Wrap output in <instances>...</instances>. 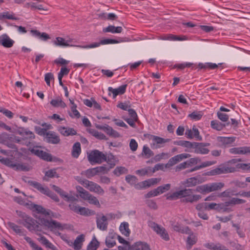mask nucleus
I'll return each mask as SVG.
<instances>
[{"label":"nucleus","mask_w":250,"mask_h":250,"mask_svg":"<svg viewBox=\"0 0 250 250\" xmlns=\"http://www.w3.org/2000/svg\"><path fill=\"white\" fill-rule=\"evenodd\" d=\"M201 198V195L194 194L193 189L190 188H184L176 191L167 196V200H175L180 199L181 201L184 203H193Z\"/></svg>","instance_id":"1"},{"label":"nucleus","mask_w":250,"mask_h":250,"mask_svg":"<svg viewBox=\"0 0 250 250\" xmlns=\"http://www.w3.org/2000/svg\"><path fill=\"white\" fill-rule=\"evenodd\" d=\"M241 159H233L227 163L220 165V174L233 172L241 170L250 172V163H239Z\"/></svg>","instance_id":"2"},{"label":"nucleus","mask_w":250,"mask_h":250,"mask_svg":"<svg viewBox=\"0 0 250 250\" xmlns=\"http://www.w3.org/2000/svg\"><path fill=\"white\" fill-rule=\"evenodd\" d=\"M17 212L21 218L17 221L18 224L22 225L30 231L40 230V224L37 220L22 211H17Z\"/></svg>","instance_id":"3"},{"label":"nucleus","mask_w":250,"mask_h":250,"mask_svg":"<svg viewBox=\"0 0 250 250\" xmlns=\"http://www.w3.org/2000/svg\"><path fill=\"white\" fill-rule=\"evenodd\" d=\"M78 182L91 192L103 195L104 191L102 187L96 183L77 177Z\"/></svg>","instance_id":"4"},{"label":"nucleus","mask_w":250,"mask_h":250,"mask_svg":"<svg viewBox=\"0 0 250 250\" xmlns=\"http://www.w3.org/2000/svg\"><path fill=\"white\" fill-rule=\"evenodd\" d=\"M87 159L92 164H100L106 160V154L97 149L91 150L87 154Z\"/></svg>","instance_id":"5"},{"label":"nucleus","mask_w":250,"mask_h":250,"mask_svg":"<svg viewBox=\"0 0 250 250\" xmlns=\"http://www.w3.org/2000/svg\"><path fill=\"white\" fill-rule=\"evenodd\" d=\"M219 189V183H212L197 186L196 191L205 194L217 190Z\"/></svg>","instance_id":"6"},{"label":"nucleus","mask_w":250,"mask_h":250,"mask_svg":"<svg viewBox=\"0 0 250 250\" xmlns=\"http://www.w3.org/2000/svg\"><path fill=\"white\" fill-rule=\"evenodd\" d=\"M246 202L245 200L237 198H232L225 204H220V212L229 211L230 210V207L235 205L242 204Z\"/></svg>","instance_id":"7"},{"label":"nucleus","mask_w":250,"mask_h":250,"mask_svg":"<svg viewBox=\"0 0 250 250\" xmlns=\"http://www.w3.org/2000/svg\"><path fill=\"white\" fill-rule=\"evenodd\" d=\"M148 226L158 234L160 235L162 239L167 241L169 240L168 234L164 228L152 221H150L148 223Z\"/></svg>","instance_id":"8"},{"label":"nucleus","mask_w":250,"mask_h":250,"mask_svg":"<svg viewBox=\"0 0 250 250\" xmlns=\"http://www.w3.org/2000/svg\"><path fill=\"white\" fill-rule=\"evenodd\" d=\"M148 136V138L152 140L153 146L155 148H159L165 146L166 143L170 141V139H164L162 137L150 134H145V136Z\"/></svg>","instance_id":"9"},{"label":"nucleus","mask_w":250,"mask_h":250,"mask_svg":"<svg viewBox=\"0 0 250 250\" xmlns=\"http://www.w3.org/2000/svg\"><path fill=\"white\" fill-rule=\"evenodd\" d=\"M190 157V155L188 153H182L174 156L168 160L167 164H165L166 168H169L174 166L177 163L180 162L184 159H186Z\"/></svg>","instance_id":"10"},{"label":"nucleus","mask_w":250,"mask_h":250,"mask_svg":"<svg viewBox=\"0 0 250 250\" xmlns=\"http://www.w3.org/2000/svg\"><path fill=\"white\" fill-rule=\"evenodd\" d=\"M44 139L47 143L54 145L58 144L61 141L59 135L53 131H48Z\"/></svg>","instance_id":"11"},{"label":"nucleus","mask_w":250,"mask_h":250,"mask_svg":"<svg viewBox=\"0 0 250 250\" xmlns=\"http://www.w3.org/2000/svg\"><path fill=\"white\" fill-rule=\"evenodd\" d=\"M160 180L161 179L160 178H151L139 183L137 185H136L135 188L137 189H142L148 188L159 183Z\"/></svg>","instance_id":"12"},{"label":"nucleus","mask_w":250,"mask_h":250,"mask_svg":"<svg viewBox=\"0 0 250 250\" xmlns=\"http://www.w3.org/2000/svg\"><path fill=\"white\" fill-rule=\"evenodd\" d=\"M18 133L22 136V140H26L25 144L27 146L30 144V141L35 138V135L33 132L23 128L19 130Z\"/></svg>","instance_id":"13"},{"label":"nucleus","mask_w":250,"mask_h":250,"mask_svg":"<svg viewBox=\"0 0 250 250\" xmlns=\"http://www.w3.org/2000/svg\"><path fill=\"white\" fill-rule=\"evenodd\" d=\"M233 195H240L242 197H250V191L236 193L234 191L229 189L220 194V198H223L226 196L230 197Z\"/></svg>","instance_id":"14"},{"label":"nucleus","mask_w":250,"mask_h":250,"mask_svg":"<svg viewBox=\"0 0 250 250\" xmlns=\"http://www.w3.org/2000/svg\"><path fill=\"white\" fill-rule=\"evenodd\" d=\"M44 224L51 231H54L56 229L62 230L64 229L62 224L56 220H46L44 222Z\"/></svg>","instance_id":"15"},{"label":"nucleus","mask_w":250,"mask_h":250,"mask_svg":"<svg viewBox=\"0 0 250 250\" xmlns=\"http://www.w3.org/2000/svg\"><path fill=\"white\" fill-rule=\"evenodd\" d=\"M14 42V41L6 34L0 36V44L4 47L10 48L13 46Z\"/></svg>","instance_id":"16"},{"label":"nucleus","mask_w":250,"mask_h":250,"mask_svg":"<svg viewBox=\"0 0 250 250\" xmlns=\"http://www.w3.org/2000/svg\"><path fill=\"white\" fill-rule=\"evenodd\" d=\"M185 135L187 138L191 139L193 138L196 140H201L202 137L199 135V131L198 129L195 127L193 126L192 129H187L185 132Z\"/></svg>","instance_id":"17"},{"label":"nucleus","mask_w":250,"mask_h":250,"mask_svg":"<svg viewBox=\"0 0 250 250\" xmlns=\"http://www.w3.org/2000/svg\"><path fill=\"white\" fill-rule=\"evenodd\" d=\"M99 128L104 131L109 136L114 138H119L121 136L118 132L114 130L112 127L107 125H104L101 126Z\"/></svg>","instance_id":"18"},{"label":"nucleus","mask_w":250,"mask_h":250,"mask_svg":"<svg viewBox=\"0 0 250 250\" xmlns=\"http://www.w3.org/2000/svg\"><path fill=\"white\" fill-rule=\"evenodd\" d=\"M30 33L33 37L40 39L42 41H46L50 39V37L48 34L45 32L41 33L37 30L32 29L30 31Z\"/></svg>","instance_id":"19"},{"label":"nucleus","mask_w":250,"mask_h":250,"mask_svg":"<svg viewBox=\"0 0 250 250\" xmlns=\"http://www.w3.org/2000/svg\"><path fill=\"white\" fill-rule=\"evenodd\" d=\"M97 228L102 231L106 230L108 226V222L106 217L104 215L97 218L96 220Z\"/></svg>","instance_id":"20"},{"label":"nucleus","mask_w":250,"mask_h":250,"mask_svg":"<svg viewBox=\"0 0 250 250\" xmlns=\"http://www.w3.org/2000/svg\"><path fill=\"white\" fill-rule=\"evenodd\" d=\"M58 130L64 136H73L77 134L76 130L74 128L63 126H59Z\"/></svg>","instance_id":"21"},{"label":"nucleus","mask_w":250,"mask_h":250,"mask_svg":"<svg viewBox=\"0 0 250 250\" xmlns=\"http://www.w3.org/2000/svg\"><path fill=\"white\" fill-rule=\"evenodd\" d=\"M8 226L12 229L15 233L20 236H25L26 230L21 227L19 226L13 222H8Z\"/></svg>","instance_id":"22"},{"label":"nucleus","mask_w":250,"mask_h":250,"mask_svg":"<svg viewBox=\"0 0 250 250\" xmlns=\"http://www.w3.org/2000/svg\"><path fill=\"white\" fill-rule=\"evenodd\" d=\"M29 208L33 211L36 212L38 213H40L45 216L49 215V210H46L42 206L31 203L30 205Z\"/></svg>","instance_id":"23"},{"label":"nucleus","mask_w":250,"mask_h":250,"mask_svg":"<svg viewBox=\"0 0 250 250\" xmlns=\"http://www.w3.org/2000/svg\"><path fill=\"white\" fill-rule=\"evenodd\" d=\"M132 250H150V247L146 242L138 241L131 245Z\"/></svg>","instance_id":"24"},{"label":"nucleus","mask_w":250,"mask_h":250,"mask_svg":"<svg viewBox=\"0 0 250 250\" xmlns=\"http://www.w3.org/2000/svg\"><path fill=\"white\" fill-rule=\"evenodd\" d=\"M117 234L113 232H109L108 236L106 237L105 244L108 248L113 247L116 244L115 239Z\"/></svg>","instance_id":"25"},{"label":"nucleus","mask_w":250,"mask_h":250,"mask_svg":"<svg viewBox=\"0 0 250 250\" xmlns=\"http://www.w3.org/2000/svg\"><path fill=\"white\" fill-rule=\"evenodd\" d=\"M193 152L197 154H206L209 152V150L205 147V146L201 143H196L194 146Z\"/></svg>","instance_id":"26"},{"label":"nucleus","mask_w":250,"mask_h":250,"mask_svg":"<svg viewBox=\"0 0 250 250\" xmlns=\"http://www.w3.org/2000/svg\"><path fill=\"white\" fill-rule=\"evenodd\" d=\"M174 144L175 145L185 147L187 149H194V146L196 145V142L191 143L187 141L179 140L174 141Z\"/></svg>","instance_id":"27"},{"label":"nucleus","mask_w":250,"mask_h":250,"mask_svg":"<svg viewBox=\"0 0 250 250\" xmlns=\"http://www.w3.org/2000/svg\"><path fill=\"white\" fill-rule=\"evenodd\" d=\"M188 234H189V235L187 240V248L188 250H189L191 248L192 246L196 243L197 238L191 230L190 233Z\"/></svg>","instance_id":"28"},{"label":"nucleus","mask_w":250,"mask_h":250,"mask_svg":"<svg viewBox=\"0 0 250 250\" xmlns=\"http://www.w3.org/2000/svg\"><path fill=\"white\" fill-rule=\"evenodd\" d=\"M42 244L45 246L46 248L50 249L52 250H58V248L51 243L44 236H41L40 238L38 239Z\"/></svg>","instance_id":"29"},{"label":"nucleus","mask_w":250,"mask_h":250,"mask_svg":"<svg viewBox=\"0 0 250 250\" xmlns=\"http://www.w3.org/2000/svg\"><path fill=\"white\" fill-rule=\"evenodd\" d=\"M162 39L163 40H168L171 41H184L187 39L186 36H178L171 34H168L165 35L163 37H162Z\"/></svg>","instance_id":"30"},{"label":"nucleus","mask_w":250,"mask_h":250,"mask_svg":"<svg viewBox=\"0 0 250 250\" xmlns=\"http://www.w3.org/2000/svg\"><path fill=\"white\" fill-rule=\"evenodd\" d=\"M173 230L182 233H190V229L188 227H183L180 224L177 223L172 225Z\"/></svg>","instance_id":"31"},{"label":"nucleus","mask_w":250,"mask_h":250,"mask_svg":"<svg viewBox=\"0 0 250 250\" xmlns=\"http://www.w3.org/2000/svg\"><path fill=\"white\" fill-rule=\"evenodd\" d=\"M71 41L70 40L66 41L64 39L58 37L53 42V43L56 46L66 47L70 46L69 42Z\"/></svg>","instance_id":"32"},{"label":"nucleus","mask_w":250,"mask_h":250,"mask_svg":"<svg viewBox=\"0 0 250 250\" xmlns=\"http://www.w3.org/2000/svg\"><path fill=\"white\" fill-rule=\"evenodd\" d=\"M84 241V235L81 234L78 235L75 240L73 244V248L76 250H80L83 245V243Z\"/></svg>","instance_id":"33"},{"label":"nucleus","mask_w":250,"mask_h":250,"mask_svg":"<svg viewBox=\"0 0 250 250\" xmlns=\"http://www.w3.org/2000/svg\"><path fill=\"white\" fill-rule=\"evenodd\" d=\"M123 28L121 26L115 27L114 25H109L105 28H104L103 31L104 33L109 32L111 33H120L122 32Z\"/></svg>","instance_id":"34"},{"label":"nucleus","mask_w":250,"mask_h":250,"mask_svg":"<svg viewBox=\"0 0 250 250\" xmlns=\"http://www.w3.org/2000/svg\"><path fill=\"white\" fill-rule=\"evenodd\" d=\"M198 67L200 69L209 70L217 68L218 67V65L212 62L199 63L198 64Z\"/></svg>","instance_id":"35"},{"label":"nucleus","mask_w":250,"mask_h":250,"mask_svg":"<svg viewBox=\"0 0 250 250\" xmlns=\"http://www.w3.org/2000/svg\"><path fill=\"white\" fill-rule=\"evenodd\" d=\"M28 184L32 187H34L42 193L44 194L48 188L47 187H43L41 184L34 181H29Z\"/></svg>","instance_id":"36"},{"label":"nucleus","mask_w":250,"mask_h":250,"mask_svg":"<svg viewBox=\"0 0 250 250\" xmlns=\"http://www.w3.org/2000/svg\"><path fill=\"white\" fill-rule=\"evenodd\" d=\"M81 153V144L79 142L75 143L72 147L71 152L72 156L75 158H78Z\"/></svg>","instance_id":"37"},{"label":"nucleus","mask_w":250,"mask_h":250,"mask_svg":"<svg viewBox=\"0 0 250 250\" xmlns=\"http://www.w3.org/2000/svg\"><path fill=\"white\" fill-rule=\"evenodd\" d=\"M104 162H106L110 165V168H113L118 162V160L112 153H109L106 155V160Z\"/></svg>","instance_id":"38"},{"label":"nucleus","mask_w":250,"mask_h":250,"mask_svg":"<svg viewBox=\"0 0 250 250\" xmlns=\"http://www.w3.org/2000/svg\"><path fill=\"white\" fill-rule=\"evenodd\" d=\"M214 164H215V162H213V161H206V162L202 163L199 166H196L194 167H193V168H191L190 169L188 170L187 172H188V173L192 172H193L194 171H196V170H199L200 169H201L202 168L206 167L211 166V165H213Z\"/></svg>","instance_id":"39"},{"label":"nucleus","mask_w":250,"mask_h":250,"mask_svg":"<svg viewBox=\"0 0 250 250\" xmlns=\"http://www.w3.org/2000/svg\"><path fill=\"white\" fill-rule=\"evenodd\" d=\"M59 194L60 196L63 198V199L67 202H70L73 201L77 200L78 196L76 197L72 195H69L67 192L61 189Z\"/></svg>","instance_id":"40"},{"label":"nucleus","mask_w":250,"mask_h":250,"mask_svg":"<svg viewBox=\"0 0 250 250\" xmlns=\"http://www.w3.org/2000/svg\"><path fill=\"white\" fill-rule=\"evenodd\" d=\"M86 195L87 196L84 198V200H87L90 204L95 205L98 207H100L99 201L96 197L92 195L89 192H86Z\"/></svg>","instance_id":"41"},{"label":"nucleus","mask_w":250,"mask_h":250,"mask_svg":"<svg viewBox=\"0 0 250 250\" xmlns=\"http://www.w3.org/2000/svg\"><path fill=\"white\" fill-rule=\"evenodd\" d=\"M141 155L145 159H148L154 155V152L147 145H144L143 147Z\"/></svg>","instance_id":"42"},{"label":"nucleus","mask_w":250,"mask_h":250,"mask_svg":"<svg viewBox=\"0 0 250 250\" xmlns=\"http://www.w3.org/2000/svg\"><path fill=\"white\" fill-rule=\"evenodd\" d=\"M199 183L200 182L198 178L196 177H193L187 179L184 182V184L186 187H192L195 186Z\"/></svg>","instance_id":"43"},{"label":"nucleus","mask_w":250,"mask_h":250,"mask_svg":"<svg viewBox=\"0 0 250 250\" xmlns=\"http://www.w3.org/2000/svg\"><path fill=\"white\" fill-rule=\"evenodd\" d=\"M4 19L15 21L19 20V18L15 17V14L13 12L10 13L9 12H4L0 13V20H2Z\"/></svg>","instance_id":"44"},{"label":"nucleus","mask_w":250,"mask_h":250,"mask_svg":"<svg viewBox=\"0 0 250 250\" xmlns=\"http://www.w3.org/2000/svg\"><path fill=\"white\" fill-rule=\"evenodd\" d=\"M229 116L227 114L221 113L220 112V120L224 122V124L220 123V129L223 127L228 126L229 125L230 123L229 121Z\"/></svg>","instance_id":"45"},{"label":"nucleus","mask_w":250,"mask_h":250,"mask_svg":"<svg viewBox=\"0 0 250 250\" xmlns=\"http://www.w3.org/2000/svg\"><path fill=\"white\" fill-rule=\"evenodd\" d=\"M100 243L94 236L87 247V250H97L99 247Z\"/></svg>","instance_id":"46"},{"label":"nucleus","mask_w":250,"mask_h":250,"mask_svg":"<svg viewBox=\"0 0 250 250\" xmlns=\"http://www.w3.org/2000/svg\"><path fill=\"white\" fill-rule=\"evenodd\" d=\"M120 230L123 235L128 236L130 234L128 224L126 222L122 223L120 226Z\"/></svg>","instance_id":"47"},{"label":"nucleus","mask_w":250,"mask_h":250,"mask_svg":"<svg viewBox=\"0 0 250 250\" xmlns=\"http://www.w3.org/2000/svg\"><path fill=\"white\" fill-rule=\"evenodd\" d=\"M50 104L53 106L56 107H61L62 108H64L66 106L65 103L63 102L60 98L52 100L50 102Z\"/></svg>","instance_id":"48"},{"label":"nucleus","mask_w":250,"mask_h":250,"mask_svg":"<svg viewBox=\"0 0 250 250\" xmlns=\"http://www.w3.org/2000/svg\"><path fill=\"white\" fill-rule=\"evenodd\" d=\"M125 41L122 39H119V40L111 39H105L102 40L100 41L101 45L108 44H115L121 42H123Z\"/></svg>","instance_id":"49"},{"label":"nucleus","mask_w":250,"mask_h":250,"mask_svg":"<svg viewBox=\"0 0 250 250\" xmlns=\"http://www.w3.org/2000/svg\"><path fill=\"white\" fill-rule=\"evenodd\" d=\"M89 132L96 138L100 140H107L106 136L102 132H99L98 131L95 129L89 130Z\"/></svg>","instance_id":"50"},{"label":"nucleus","mask_w":250,"mask_h":250,"mask_svg":"<svg viewBox=\"0 0 250 250\" xmlns=\"http://www.w3.org/2000/svg\"><path fill=\"white\" fill-rule=\"evenodd\" d=\"M203 115V113L201 111H194L188 115V117L193 120L198 121L201 119Z\"/></svg>","instance_id":"51"},{"label":"nucleus","mask_w":250,"mask_h":250,"mask_svg":"<svg viewBox=\"0 0 250 250\" xmlns=\"http://www.w3.org/2000/svg\"><path fill=\"white\" fill-rule=\"evenodd\" d=\"M235 137H220V142L225 145L231 144L235 141Z\"/></svg>","instance_id":"52"},{"label":"nucleus","mask_w":250,"mask_h":250,"mask_svg":"<svg viewBox=\"0 0 250 250\" xmlns=\"http://www.w3.org/2000/svg\"><path fill=\"white\" fill-rule=\"evenodd\" d=\"M25 240L30 245V247L32 248L33 250H43V249L38 246L36 243L29 237L24 236Z\"/></svg>","instance_id":"53"},{"label":"nucleus","mask_w":250,"mask_h":250,"mask_svg":"<svg viewBox=\"0 0 250 250\" xmlns=\"http://www.w3.org/2000/svg\"><path fill=\"white\" fill-rule=\"evenodd\" d=\"M128 172V170L124 167H117L113 171V173L117 176H119L123 174H126Z\"/></svg>","instance_id":"54"},{"label":"nucleus","mask_w":250,"mask_h":250,"mask_svg":"<svg viewBox=\"0 0 250 250\" xmlns=\"http://www.w3.org/2000/svg\"><path fill=\"white\" fill-rule=\"evenodd\" d=\"M117 106L125 111H129L131 109V104L129 102H120L118 103Z\"/></svg>","instance_id":"55"},{"label":"nucleus","mask_w":250,"mask_h":250,"mask_svg":"<svg viewBox=\"0 0 250 250\" xmlns=\"http://www.w3.org/2000/svg\"><path fill=\"white\" fill-rule=\"evenodd\" d=\"M169 157L168 153L162 152L160 154L156 155L152 159V160L155 162L160 161L161 160L164 159H167Z\"/></svg>","instance_id":"56"},{"label":"nucleus","mask_w":250,"mask_h":250,"mask_svg":"<svg viewBox=\"0 0 250 250\" xmlns=\"http://www.w3.org/2000/svg\"><path fill=\"white\" fill-rule=\"evenodd\" d=\"M171 185L170 184H165L163 186H159L156 188L159 194H162L164 192L168 191L170 188Z\"/></svg>","instance_id":"57"},{"label":"nucleus","mask_w":250,"mask_h":250,"mask_svg":"<svg viewBox=\"0 0 250 250\" xmlns=\"http://www.w3.org/2000/svg\"><path fill=\"white\" fill-rule=\"evenodd\" d=\"M83 172L84 173L85 176L88 178H90L97 175L95 167L89 168Z\"/></svg>","instance_id":"58"},{"label":"nucleus","mask_w":250,"mask_h":250,"mask_svg":"<svg viewBox=\"0 0 250 250\" xmlns=\"http://www.w3.org/2000/svg\"><path fill=\"white\" fill-rule=\"evenodd\" d=\"M44 194L49 196L56 202H58L59 201V199L58 196L55 193L51 191L48 188L47 189Z\"/></svg>","instance_id":"59"},{"label":"nucleus","mask_w":250,"mask_h":250,"mask_svg":"<svg viewBox=\"0 0 250 250\" xmlns=\"http://www.w3.org/2000/svg\"><path fill=\"white\" fill-rule=\"evenodd\" d=\"M77 105L74 104L71 107V110L72 112V114H70V117L72 118H79L80 117V114L79 112L77 110Z\"/></svg>","instance_id":"60"},{"label":"nucleus","mask_w":250,"mask_h":250,"mask_svg":"<svg viewBox=\"0 0 250 250\" xmlns=\"http://www.w3.org/2000/svg\"><path fill=\"white\" fill-rule=\"evenodd\" d=\"M125 180L130 185H135L137 182V178L135 176L128 175L125 177Z\"/></svg>","instance_id":"61"},{"label":"nucleus","mask_w":250,"mask_h":250,"mask_svg":"<svg viewBox=\"0 0 250 250\" xmlns=\"http://www.w3.org/2000/svg\"><path fill=\"white\" fill-rule=\"evenodd\" d=\"M193 65V63L190 62H185L182 63L175 64L174 65V68H178L179 69H184L186 67H189Z\"/></svg>","instance_id":"62"},{"label":"nucleus","mask_w":250,"mask_h":250,"mask_svg":"<svg viewBox=\"0 0 250 250\" xmlns=\"http://www.w3.org/2000/svg\"><path fill=\"white\" fill-rule=\"evenodd\" d=\"M35 130L38 135L43 136L44 138L48 132V130H46V129L41 128L40 126H35Z\"/></svg>","instance_id":"63"},{"label":"nucleus","mask_w":250,"mask_h":250,"mask_svg":"<svg viewBox=\"0 0 250 250\" xmlns=\"http://www.w3.org/2000/svg\"><path fill=\"white\" fill-rule=\"evenodd\" d=\"M127 86V84H125L119 86L117 88H115V91L117 94L118 95H123L125 92L126 87Z\"/></svg>","instance_id":"64"}]
</instances>
